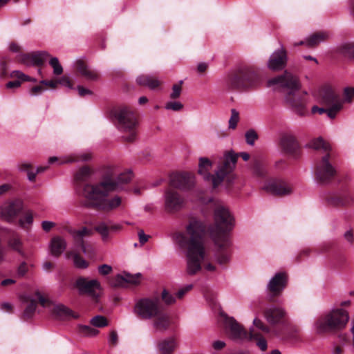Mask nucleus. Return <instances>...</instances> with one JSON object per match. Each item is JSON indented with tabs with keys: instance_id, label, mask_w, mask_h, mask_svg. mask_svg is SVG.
<instances>
[{
	"instance_id": "obj_50",
	"label": "nucleus",
	"mask_w": 354,
	"mask_h": 354,
	"mask_svg": "<svg viewBox=\"0 0 354 354\" xmlns=\"http://www.w3.org/2000/svg\"><path fill=\"white\" fill-rule=\"evenodd\" d=\"M46 90V88L44 84H41V82L39 85H36L30 89V94L32 95H40L44 91Z\"/></svg>"
},
{
	"instance_id": "obj_11",
	"label": "nucleus",
	"mask_w": 354,
	"mask_h": 354,
	"mask_svg": "<svg viewBox=\"0 0 354 354\" xmlns=\"http://www.w3.org/2000/svg\"><path fill=\"white\" fill-rule=\"evenodd\" d=\"M328 205L335 207H346L354 203V194L348 189L344 188L328 192L325 196Z\"/></svg>"
},
{
	"instance_id": "obj_25",
	"label": "nucleus",
	"mask_w": 354,
	"mask_h": 354,
	"mask_svg": "<svg viewBox=\"0 0 354 354\" xmlns=\"http://www.w3.org/2000/svg\"><path fill=\"white\" fill-rule=\"evenodd\" d=\"M214 221H234V217L227 207L218 204L214 208Z\"/></svg>"
},
{
	"instance_id": "obj_36",
	"label": "nucleus",
	"mask_w": 354,
	"mask_h": 354,
	"mask_svg": "<svg viewBox=\"0 0 354 354\" xmlns=\"http://www.w3.org/2000/svg\"><path fill=\"white\" fill-rule=\"evenodd\" d=\"M35 295L40 305L44 308H48L49 311H50V308H52L53 306L54 305L52 301H50L47 296L44 295L39 291H36Z\"/></svg>"
},
{
	"instance_id": "obj_7",
	"label": "nucleus",
	"mask_w": 354,
	"mask_h": 354,
	"mask_svg": "<svg viewBox=\"0 0 354 354\" xmlns=\"http://www.w3.org/2000/svg\"><path fill=\"white\" fill-rule=\"evenodd\" d=\"M110 118L118 130L124 133L122 138L126 142H132L136 140L138 116L135 110L126 106H116L111 110Z\"/></svg>"
},
{
	"instance_id": "obj_40",
	"label": "nucleus",
	"mask_w": 354,
	"mask_h": 354,
	"mask_svg": "<svg viewBox=\"0 0 354 354\" xmlns=\"http://www.w3.org/2000/svg\"><path fill=\"white\" fill-rule=\"evenodd\" d=\"M27 301L29 302V304L27 306V307L24 311V316L26 318H30L32 317V315L35 311L37 307V302L34 299L30 297L27 298Z\"/></svg>"
},
{
	"instance_id": "obj_58",
	"label": "nucleus",
	"mask_w": 354,
	"mask_h": 354,
	"mask_svg": "<svg viewBox=\"0 0 354 354\" xmlns=\"http://www.w3.org/2000/svg\"><path fill=\"white\" fill-rule=\"evenodd\" d=\"M19 168L21 171H27L28 173L32 169L33 166L30 163L24 162L19 165Z\"/></svg>"
},
{
	"instance_id": "obj_13",
	"label": "nucleus",
	"mask_w": 354,
	"mask_h": 354,
	"mask_svg": "<svg viewBox=\"0 0 354 354\" xmlns=\"http://www.w3.org/2000/svg\"><path fill=\"white\" fill-rule=\"evenodd\" d=\"M160 308L157 300L142 299L138 301L134 308L136 315L142 319H149L158 315Z\"/></svg>"
},
{
	"instance_id": "obj_43",
	"label": "nucleus",
	"mask_w": 354,
	"mask_h": 354,
	"mask_svg": "<svg viewBox=\"0 0 354 354\" xmlns=\"http://www.w3.org/2000/svg\"><path fill=\"white\" fill-rule=\"evenodd\" d=\"M182 84L183 81H180L178 84H175L172 86V92L170 94V98L176 100L180 96L182 91Z\"/></svg>"
},
{
	"instance_id": "obj_35",
	"label": "nucleus",
	"mask_w": 354,
	"mask_h": 354,
	"mask_svg": "<svg viewBox=\"0 0 354 354\" xmlns=\"http://www.w3.org/2000/svg\"><path fill=\"white\" fill-rule=\"evenodd\" d=\"M339 52L345 57L349 59H354V42L342 45L339 48Z\"/></svg>"
},
{
	"instance_id": "obj_15",
	"label": "nucleus",
	"mask_w": 354,
	"mask_h": 354,
	"mask_svg": "<svg viewBox=\"0 0 354 354\" xmlns=\"http://www.w3.org/2000/svg\"><path fill=\"white\" fill-rule=\"evenodd\" d=\"M319 102L329 108L333 107L337 104H339L340 110L342 108V102L339 95L330 86H324L319 89Z\"/></svg>"
},
{
	"instance_id": "obj_34",
	"label": "nucleus",
	"mask_w": 354,
	"mask_h": 354,
	"mask_svg": "<svg viewBox=\"0 0 354 354\" xmlns=\"http://www.w3.org/2000/svg\"><path fill=\"white\" fill-rule=\"evenodd\" d=\"M140 278L141 274L140 273L136 274L135 275L127 274L124 277L121 275H118L116 277L117 282L114 283V286L122 285V283L123 281H125L128 283L137 284L140 282Z\"/></svg>"
},
{
	"instance_id": "obj_14",
	"label": "nucleus",
	"mask_w": 354,
	"mask_h": 354,
	"mask_svg": "<svg viewBox=\"0 0 354 354\" xmlns=\"http://www.w3.org/2000/svg\"><path fill=\"white\" fill-rule=\"evenodd\" d=\"M287 282L288 276L285 272H278L270 279L266 287L269 301H272L274 297L281 295Z\"/></svg>"
},
{
	"instance_id": "obj_31",
	"label": "nucleus",
	"mask_w": 354,
	"mask_h": 354,
	"mask_svg": "<svg viewBox=\"0 0 354 354\" xmlns=\"http://www.w3.org/2000/svg\"><path fill=\"white\" fill-rule=\"evenodd\" d=\"M156 319L153 322V327L158 331H165L169 326V318L165 313H162L161 310L158 315L155 316Z\"/></svg>"
},
{
	"instance_id": "obj_48",
	"label": "nucleus",
	"mask_w": 354,
	"mask_h": 354,
	"mask_svg": "<svg viewBox=\"0 0 354 354\" xmlns=\"http://www.w3.org/2000/svg\"><path fill=\"white\" fill-rule=\"evenodd\" d=\"M162 299L167 304H172L176 301L175 297L166 290L162 292Z\"/></svg>"
},
{
	"instance_id": "obj_51",
	"label": "nucleus",
	"mask_w": 354,
	"mask_h": 354,
	"mask_svg": "<svg viewBox=\"0 0 354 354\" xmlns=\"http://www.w3.org/2000/svg\"><path fill=\"white\" fill-rule=\"evenodd\" d=\"M193 288L192 284L187 285L186 286L180 288L176 293V297L178 299H181L183 296L189 290H191Z\"/></svg>"
},
{
	"instance_id": "obj_54",
	"label": "nucleus",
	"mask_w": 354,
	"mask_h": 354,
	"mask_svg": "<svg viewBox=\"0 0 354 354\" xmlns=\"http://www.w3.org/2000/svg\"><path fill=\"white\" fill-rule=\"evenodd\" d=\"M98 270H99V272L101 274L106 275L111 272L112 268L109 265L104 264V265L100 266L99 267Z\"/></svg>"
},
{
	"instance_id": "obj_47",
	"label": "nucleus",
	"mask_w": 354,
	"mask_h": 354,
	"mask_svg": "<svg viewBox=\"0 0 354 354\" xmlns=\"http://www.w3.org/2000/svg\"><path fill=\"white\" fill-rule=\"evenodd\" d=\"M344 99L345 102H351L354 100V88L348 87L344 88Z\"/></svg>"
},
{
	"instance_id": "obj_52",
	"label": "nucleus",
	"mask_w": 354,
	"mask_h": 354,
	"mask_svg": "<svg viewBox=\"0 0 354 354\" xmlns=\"http://www.w3.org/2000/svg\"><path fill=\"white\" fill-rule=\"evenodd\" d=\"M253 324L257 328H259L262 331H264L266 333L269 332L268 327L265 326L261 319H259L258 318H255L253 321Z\"/></svg>"
},
{
	"instance_id": "obj_17",
	"label": "nucleus",
	"mask_w": 354,
	"mask_h": 354,
	"mask_svg": "<svg viewBox=\"0 0 354 354\" xmlns=\"http://www.w3.org/2000/svg\"><path fill=\"white\" fill-rule=\"evenodd\" d=\"M10 62V59L8 57H3L0 59V77L1 78L11 77L21 80L22 82H36V79L30 77L19 71H13L9 74L8 65Z\"/></svg>"
},
{
	"instance_id": "obj_29",
	"label": "nucleus",
	"mask_w": 354,
	"mask_h": 354,
	"mask_svg": "<svg viewBox=\"0 0 354 354\" xmlns=\"http://www.w3.org/2000/svg\"><path fill=\"white\" fill-rule=\"evenodd\" d=\"M53 315L59 319H67L68 317L77 318V316H75L73 312L64 306L63 304H55L50 308V311Z\"/></svg>"
},
{
	"instance_id": "obj_27",
	"label": "nucleus",
	"mask_w": 354,
	"mask_h": 354,
	"mask_svg": "<svg viewBox=\"0 0 354 354\" xmlns=\"http://www.w3.org/2000/svg\"><path fill=\"white\" fill-rule=\"evenodd\" d=\"M109 223H98L97 225L94 226L96 232H97L103 239L108 237L111 232H117L122 229V225L120 223L109 225Z\"/></svg>"
},
{
	"instance_id": "obj_61",
	"label": "nucleus",
	"mask_w": 354,
	"mask_h": 354,
	"mask_svg": "<svg viewBox=\"0 0 354 354\" xmlns=\"http://www.w3.org/2000/svg\"><path fill=\"white\" fill-rule=\"evenodd\" d=\"M12 189V186L10 184L5 183L0 185V196L3 195Z\"/></svg>"
},
{
	"instance_id": "obj_33",
	"label": "nucleus",
	"mask_w": 354,
	"mask_h": 354,
	"mask_svg": "<svg viewBox=\"0 0 354 354\" xmlns=\"http://www.w3.org/2000/svg\"><path fill=\"white\" fill-rule=\"evenodd\" d=\"M176 347V342L174 337H170L158 344L159 351L162 354H171Z\"/></svg>"
},
{
	"instance_id": "obj_5",
	"label": "nucleus",
	"mask_w": 354,
	"mask_h": 354,
	"mask_svg": "<svg viewBox=\"0 0 354 354\" xmlns=\"http://www.w3.org/2000/svg\"><path fill=\"white\" fill-rule=\"evenodd\" d=\"M262 80L260 70L253 65L242 64L230 72L225 84L230 91H248L259 86Z\"/></svg>"
},
{
	"instance_id": "obj_56",
	"label": "nucleus",
	"mask_w": 354,
	"mask_h": 354,
	"mask_svg": "<svg viewBox=\"0 0 354 354\" xmlns=\"http://www.w3.org/2000/svg\"><path fill=\"white\" fill-rule=\"evenodd\" d=\"M77 90H78V94L80 97H84L86 95H91L93 93V92L91 90L86 88L83 87L82 86H78Z\"/></svg>"
},
{
	"instance_id": "obj_46",
	"label": "nucleus",
	"mask_w": 354,
	"mask_h": 354,
	"mask_svg": "<svg viewBox=\"0 0 354 354\" xmlns=\"http://www.w3.org/2000/svg\"><path fill=\"white\" fill-rule=\"evenodd\" d=\"M239 113L235 110H232V115L229 120V127L230 129H235L239 122Z\"/></svg>"
},
{
	"instance_id": "obj_18",
	"label": "nucleus",
	"mask_w": 354,
	"mask_h": 354,
	"mask_svg": "<svg viewBox=\"0 0 354 354\" xmlns=\"http://www.w3.org/2000/svg\"><path fill=\"white\" fill-rule=\"evenodd\" d=\"M69 233L72 235L75 242L80 245L82 252L85 254L93 253V248L91 245H86L83 239L93 234V230L84 227L80 230H71Z\"/></svg>"
},
{
	"instance_id": "obj_26",
	"label": "nucleus",
	"mask_w": 354,
	"mask_h": 354,
	"mask_svg": "<svg viewBox=\"0 0 354 354\" xmlns=\"http://www.w3.org/2000/svg\"><path fill=\"white\" fill-rule=\"evenodd\" d=\"M328 35L324 32H316L312 34L306 40V41H301L299 43H295L294 46L304 45L306 44L308 47H315L321 41L326 40Z\"/></svg>"
},
{
	"instance_id": "obj_2",
	"label": "nucleus",
	"mask_w": 354,
	"mask_h": 354,
	"mask_svg": "<svg viewBox=\"0 0 354 354\" xmlns=\"http://www.w3.org/2000/svg\"><path fill=\"white\" fill-rule=\"evenodd\" d=\"M205 223H189L185 233L176 232L174 240L182 248L187 249V270L189 274H195L201 269V263L205 257V240L209 234L215 244L220 248L228 245V224L232 223H214L207 230Z\"/></svg>"
},
{
	"instance_id": "obj_59",
	"label": "nucleus",
	"mask_w": 354,
	"mask_h": 354,
	"mask_svg": "<svg viewBox=\"0 0 354 354\" xmlns=\"http://www.w3.org/2000/svg\"><path fill=\"white\" fill-rule=\"evenodd\" d=\"M109 342L110 344H111L113 345H115L117 344L118 334H117L116 331H115V330L111 331L109 338Z\"/></svg>"
},
{
	"instance_id": "obj_20",
	"label": "nucleus",
	"mask_w": 354,
	"mask_h": 354,
	"mask_svg": "<svg viewBox=\"0 0 354 354\" xmlns=\"http://www.w3.org/2000/svg\"><path fill=\"white\" fill-rule=\"evenodd\" d=\"M48 54L45 52H36L32 53H22L17 56V60L27 66L34 64L36 66H42L45 62L46 57Z\"/></svg>"
},
{
	"instance_id": "obj_4",
	"label": "nucleus",
	"mask_w": 354,
	"mask_h": 354,
	"mask_svg": "<svg viewBox=\"0 0 354 354\" xmlns=\"http://www.w3.org/2000/svg\"><path fill=\"white\" fill-rule=\"evenodd\" d=\"M270 83L277 84L283 94L286 105L299 116L308 113L306 108L308 94L301 90V84L295 75L285 71L281 75L270 80Z\"/></svg>"
},
{
	"instance_id": "obj_32",
	"label": "nucleus",
	"mask_w": 354,
	"mask_h": 354,
	"mask_svg": "<svg viewBox=\"0 0 354 354\" xmlns=\"http://www.w3.org/2000/svg\"><path fill=\"white\" fill-rule=\"evenodd\" d=\"M340 111V106L339 104H335L333 107L325 109L319 107L317 106H313L311 109L313 114L319 113L320 115L327 113L328 116L333 119L335 118L337 113Z\"/></svg>"
},
{
	"instance_id": "obj_9",
	"label": "nucleus",
	"mask_w": 354,
	"mask_h": 354,
	"mask_svg": "<svg viewBox=\"0 0 354 354\" xmlns=\"http://www.w3.org/2000/svg\"><path fill=\"white\" fill-rule=\"evenodd\" d=\"M349 319L348 313L343 309H335L325 314L315 323L319 333L339 330L344 328Z\"/></svg>"
},
{
	"instance_id": "obj_37",
	"label": "nucleus",
	"mask_w": 354,
	"mask_h": 354,
	"mask_svg": "<svg viewBox=\"0 0 354 354\" xmlns=\"http://www.w3.org/2000/svg\"><path fill=\"white\" fill-rule=\"evenodd\" d=\"M79 333L84 337H95L99 333V330L89 326L80 325Z\"/></svg>"
},
{
	"instance_id": "obj_8",
	"label": "nucleus",
	"mask_w": 354,
	"mask_h": 354,
	"mask_svg": "<svg viewBox=\"0 0 354 354\" xmlns=\"http://www.w3.org/2000/svg\"><path fill=\"white\" fill-rule=\"evenodd\" d=\"M310 145L315 149H324L326 152V154L316 165L315 176L319 183H329L337 174L336 170L331 163L330 146L322 138L313 140Z\"/></svg>"
},
{
	"instance_id": "obj_42",
	"label": "nucleus",
	"mask_w": 354,
	"mask_h": 354,
	"mask_svg": "<svg viewBox=\"0 0 354 354\" xmlns=\"http://www.w3.org/2000/svg\"><path fill=\"white\" fill-rule=\"evenodd\" d=\"M73 263L77 268L84 269L88 266V263L77 254L73 256Z\"/></svg>"
},
{
	"instance_id": "obj_39",
	"label": "nucleus",
	"mask_w": 354,
	"mask_h": 354,
	"mask_svg": "<svg viewBox=\"0 0 354 354\" xmlns=\"http://www.w3.org/2000/svg\"><path fill=\"white\" fill-rule=\"evenodd\" d=\"M90 324L95 327L103 328L108 326L109 322L105 317L97 315L90 320Z\"/></svg>"
},
{
	"instance_id": "obj_3",
	"label": "nucleus",
	"mask_w": 354,
	"mask_h": 354,
	"mask_svg": "<svg viewBox=\"0 0 354 354\" xmlns=\"http://www.w3.org/2000/svg\"><path fill=\"white\" fill-rule=\"evenodd\" d=\"M237 158V154L231 152L226 153L215 174H212L209 171L212 167V162L207 158H201L198 172L203 176L205 181L212 185L213 189H216L222 183H225L226 189L230 190L236 179L234 169Z\"/></svg>"
},
{
	"instance_id": "obj_44",
	"label": "nucleus",
	"mask_w": 354,
	"mask_h": 354,
	"mask_svg": "<svg viewBox=\"0 0 354 354\" xmlns=\"http://www.w3.org/2000/svg\"><path fill=\"white\" fill-rule=\"evenodd\" d=\"M258 139L257 132L253 129H250L245 133L246 142L250 145H253L255 140Z\"/></svg>"
},
{
	"instance_id": "obj_6",
	"label": "nucleus",
	"mask_w": 354,
	"mask_h": 354,
	"mask_svg": "<svg viewBox=\"0 0 354 354\" xmlns=\"http://www.w3.org/2000/svg\"><path fill=\"white\" fill-rule=\"evenodd\" d=\"M195 183V176L189 172H176L170 176L169 187L165 194V209L168 212L180 210L185 204V198L174 189L189 190Z\"/></svg>"
},
{
	"instance_id": "obj_64",
	"label": "nucleus",
	"mask_w": 354,
	"mask_h": 354,
	"mask_svg": "<svg viewBox=\"0 0 354 354\" xmlns=\"http://www.w3.org/2000/svg\"><path fill=\"white\" fill-rule=\"evenodd\" d=\"M27 272V264L26 263H22L18 268V274L20 276H24Z\"/></svg>"
},
{
	"instance_id": "obj_22",
	"label": "nucleus",
	"mask_w": 354,
	"mask_h": 354,
	"mask_svg": "<svg viewBox=\"0 0 354 354\" xmlns=\"http://www.w3.org/2000/svg\"><path fill=\"white\" fill-rule=\"evenodd\" d=\"M225 326L234 339H247L249 336V334L233 317L225 318Z\"/></svg>"
},
{
	"instance_id": "obj_55",
	"label": "nucleus",
	"mask_w": 354,
	"mask_h": 354,
	"mask_svg": "<svg viewBox=\"0 0 354 354\" xmlns=\"http://www.w3.org/2000/svg\"><path fill=\"white\" fill-rule=\"evenodd\" d=\"M59 84H63L66 86H67L68 88H71V89L73 88V83L68 77H66V76L62 77L59 80Z\"/></svg>"
},
{
	"instance_id": "obj_21",
	"label": "nucleus",
	"mask_w": 354,
	"mask_h": 354,
	"mask_svg": "<svg viewBox=\"0 0 354 354\" xmlns=\"http://www.w3.org/2000/svg\"><path fill=\"white\" fill-rule=\"evenodd\" d=\"M287 53L284 48L276 50L270 56L268 66L272 71H280L286 66Z\"/></svg>"
},
{
	"instance_id": "obj_30",
	"label": "nucleus",
	"mask_w": 354,
	"mask_h": 354,
	"mask_svg": "<svg viewBox=\"0 0 354 354\" xmlns=\"http://www.w3.org/2000/svg\"><path fill=\"white\" fill-rule=\"evenodd\" d=\"M138 84L142 86H147L153 90L158 88L161 82L153 76L149 75H142L137 77Z\"/></svg>"
},
{
	"instance_id": "obj_28",
	"label": "nucleus",
	"mask_w": 354,
	"mask_h": 354,
	"mask_svg": "<svg viewBox=\"0 0 354 354\" xmlns=\"http://www.w3.org/2000/svg\"><path fill=\"white\" fill-rule=\"evenodd\" d=\"M66 248V242L64 239L55 236L51 239L50 250L52 255L59 257L65 250Z\"/></svg>"
},
{
	"instance_id": "obj_38",
	"label": "nucleus",
	"mask_w": 354,
	"mask_h": 354,
	"mask_svg": "<svg viewBox=\"0 0 354 354\" xmlns=\"http://www.w3.org/2000/svg\"><path fill=\"white\" fill-rule=\"evenodd\" d=\"M247 339H254L257 341V345L261 351H266L267 348V342L264 338H262L258 333H254L253 330H250Z\"/></svg>"
},
{
	"instance_id": "obj_19",
	"label": "nucleus",
	"mask_w": 354,
	"mask_h": 354,
	"mask_svg": "<svg viewBox=\"0 0 354 354\" xmlns=\"http://www.w3.org/2000/svg\"><path fill=\"white\" fill-rule=\"evenodd\" d=\"M281 150L286 154L297 158L299 153V147L296 138L291 135L285 134L280 139Z\"/></svg>"
},
{
	"instance_id": "obj_49",
	"label": "nucleus",
	"mask_w": 354,
	"mask_h": 354,
	"mask_svg": "<svg viewBox=\"0 0 354 354\" xmlns=\"http://www.w3.org/2000/svg\"><path fill=\"white\" fill-rule=\"evenodd\" d=\"M59 83V80H41V84H44L46 89L47 88H50L52 89H55L57 88V84Z\"/></svg>"
},
{
	"instance_id": "obj_24",
	"label": "nucleus",
	"mask_w": 354,
	"mask_h": 354,
	"mask_svg": "<svg viewBox=\"0 0 354 354\" xmlns=\"http://www.w3.org/2000/svg\"><path fill=\"white\" fill-rule=\"evenodd\" d=\"M285 315L286 312L282 308L274 306H270L264 310V317L271 324L279 323Z\"/></svg>"
},
{
	"instance_id": "obj_23",
	"label": "nucleus",
	"mask_w": 354,
	"mask_h": 354,
	"mask_svg": "<svg viewBox=\"0 0 354 354\" xmlns=\"http://www.w3.org/2000/svg\"><path fill=\"white\" fill-rule=\"evenodd\" d=\"M75 69L77 75L84 77L87 80L96 81L100 76L96 71L90 69L82 59L76 61Z\"/></svg>"
},
{
	"instance_id": "obj_60",
	"label": "nucleus",
	"mask_w": 354,
	"mask_h": 354,
	"mask_svg": "<svg viewBox=\"0 0 354 354\" xmlns=\"http://www.w3.org/2000/svg\"><path fill=\"white\" fill-rule=\"evenodd\" d=\"M9 244L14 250L19 251L21 243L19 239H13L10 241Z\"/></svg>"
},
{
	"instance_id": "obj_12",
	"label": "nucleus",
	"mask_w": 354,
	"mask_h": 354,
	"mask_svg": "<svg viewBox=\"0 0 354 354\" xmlns=\"http://www.w3.org/2000/svg\"><path fill=\"white\" fill-rule=\"evenodd\" d=\"M74 286L77 289L79 294L87 295L95 300L98 299L102 291L101 284L98 280H88L82 277L76 279Z\"/></svg>"
},
{
	"instance_id": "obj_57",
	"label": "nucleus",
	"mask_w": 354,
	"mask_h": 354,
	"mask_svg": "<svg viewBox=\"0 0 354 354\" xmlns=\"http://www.w3.org/2000/svg\"><path fill=\"white\" fill-rule=\"evenodd\" d=\"M21 80L18 79L17 80L8 82L6 84V87L8 88H18V87H19L21 86Z\"/></svg>"
},
{
	"instance_id": "obj_41",
	"label": "nucleus",
	"mask_w": 354,
	"mask_h": 354,
	"mask_svg": "<svg viewBox=\"0 0 354 354\" xmlns=\"http://www.w3.org/2000/svg\"><path fill=\"white\" fill-rule=\"evenodd\" d=\"M50 65L53 68V73L56 75H61L63 73V68L60 65L57 57H52L49 62Z\"/></svg>"
},
{
	"instance_id": "obj_63",
	"label": "nucleus",
	"mask_w": 354,
	"mask_h": 354,
	"mask_svg": "<svg viewBox=\"0 0 354 354\" xmlns=\"http://www.w3.org/2000/svg\"><path fill=\"white\" fill-rule=\"evenodd\" d=\"M225 346V343L223 341L217 340L213 342L212 346L215 350H221Z\"/></svg>"
},
{
	"instance_id": "obj_53",
	"label": "nucleus",
	"mask_w": 354,
	"mask_h": 354,
	"mask_svg": "<svg viewBox=\"0 0 354 354\" xmlns=\"http://www.w3.org/2000/svg\"><path fill=\"white\" fill-rule=\"evenodd\" d=\"M138 235L141 245H143L145 243H147L150 237L149 235L145 234L142 230L138 231Z\"/></svg>"
},
{
	"instance_id": "obj_62",
	"label": "nucleus",
	"mask_w": 354,
	"mask_h": 354,
	"mask_svg": "<svg viewBox=\"0 0 354 354\" xmlns=\"http://www.w3.org/2000/svg\"><path fill=\"white\" fill-rule=\"evenodd\" d=\"M229 261V257L226 254H221L217 257V261L220 264H225Z\"/></svg>"
},
{
	"instance_id": "obj_10",
	"label": "nucleus",
	"mask_w": 354,
	"mask_h": 354,
	"mask_svg": "<svg viewBox=\"0 0 354 354\" xmlns=\"http://www.w3.org/2000/svg\"><path fill=\"white\" fill-rule=\"evenodd\" d=\"M20 218L18 221H32L33 214L27 209L22 200L15 198L3 203L0 206V218L11 220Z\"/></svg>"
},
{
	"instance_id": "obj_45",
	"label": "nucleus",
	"mask_w": 354,
	"mask_h": 354,
	"mask_svg": "<svg viewBox=\"0 0 354 354\" xmlns=\"http://www.w3.org/2000/svg\"><path fill=\"white\" fill-rule=\"evenodd\" d=\"M183 108V104L180 102L170 101L165 105V109L174 111H179Z\"/></svg>"
},
{
	"instance_id": "obj_1",
	"label": "nucleus",
	"mask_w": 354,
	"mask_h": 354,
	"mask_svg": "<svg viewBox=\"0 0 354 354\" xmlns=\"http://www.w3.org/2000/svg\"><path fill=\"white\" fill-rule=\"evenodd\" d=\"M92 174L88 166L80 168L75 174L74 181L76 192L85 201L84 205L99 211H111L122 204V198L119 196L109 198L111 192L124 189L133 178V173L128 170L116 175L112 167L105 169L101 180L91 185L87 183Z\"/></svg>"
},
{
	"instance_id": "obj_16",
	"label": "nucleus",
	"mask_w": 354,
	"mask_h": 354,
	"mask_svg": "<svg viewBox=\"0 0 354 354\" xmlns=\"http://www.w3.org/2000/svg\"><path fill=\"white\" fill-rule=\"evenodd\" d=\"M264 189L266 192L275 196H286L292 192L291 187L285 181L281 179H271L268 180Z\"/></svg>"
}]
</instances>
